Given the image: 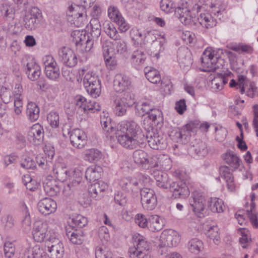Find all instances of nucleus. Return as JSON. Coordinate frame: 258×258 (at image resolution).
I'll list each match as a JSON object with an SVG mask.
<instances>
[{
    "mask_svg": "<svg viewBox=\"0 0 258 258\" xmlns=\"http://www.w3.org/2000/svg\"><path fill=\"white\" fill-rule=\"evenodd\" d=\"M118 143L127 149L142 147L147 140L149 146L154 150H163L167 143L165 136L159 135L157 130L149 127L145 135L140 126L134 121L123 120L118 126Z\"/></svg>",
    "mask_w": 258,
    "mask_h": 258,
    "instance_id": "nucleus-1",
    "label": "nucleus"
},
{
    "mask_svg": "<svg viewBox=\"0 0 258 258\" xmlns=\"http://www.w3.org/2000/svg\"><path fill=\"white\" fill-rule=\"evenodd\" d=\"M190 3V1L187 2L186 0H181L175 11V15L185 25H189L191 23L192 19L196 17V14L200 12L202 8L197 4L191 6Z\"/></svg>",
    "mask_w": 258,
    "mask_h": 258,
    "instance_id": "nucleus-2",
    "label": "nucleus"
},
{
    "mask_svg": "<svg viewBox=\"0 0 258 258\" xmlns=\"http://www.w3.org/2000/svg\"><path fill=\"white\" fill-rule=\"evenodd\" d=\"M80 77L84 76L83 83L88 93L93 97L96 98L101 93V81L97 75L93 72L88 71L85 69L79 70Z\"/></svg>",
    "mask_w": 258,
    "mask_h": 258,
    "instance_id": "nucleus-3",
    "label": "nucleus"
},
{
    "mask_svg": "<svg viewBox=\"0 0 258 258\" xmlns=\"http://www.w3.org/2000/svg\"><path fill=\"white\" fill-rule=\"evenodd\" d=\"M71 37H72V42L76 45L77 49L82 52H88L92 48L95 39H93L92 37L90 38L86 31L79 30H75L72 32Z\"/></svg>",
    "mask_w": 258,
    "mask_h": 258,
    "instance_id": "nucleus-4",
    "label": "nucleus"
},
{
    "mask_svg": "<svg viewBox=\"0 0 258 258\" xmlns=\"http://www.w3.org/2000/svg\"><path fill=\"white\" fill-rule=\"evenodd\" d=\"M134 239V245L128 249L129 256L131 258H142L145 255H148L146 252L150 249V246L146 238L138 235Z\"/></svg>",
    "mask_w": 258,
    "mask_h": 258,
    "instance_id": "nucleus-5",
    "label": "nucleus"
},
{
    "mask_svg": "<svg viewBox=\"0 0 258 258\" xmlns=\"http://www.w3.org/2000/svg\"><path fill=\"white\" fill-rule=\"evenodd\" d=\"M135 103L134 97L129 92L125 93L122 97L117 98L114 101V112L116 115L122 116L125 114L128 107Z\"/></svg>",
    "mask_w": 258,
    "mask_h": 258,
    "instance_id": "nucleus-6",
    "label": "nucleus"
},
{
    "mask_svg": "<svg viewBox=\"0 0 258 258\" xmlns=\"http://www.w3.org/2000/svg\"><path fill=\"white\" fill-rule=\"evenodd\" d=\"M144 41L145 43H151L152 45L151 55L153 57H159V52L163 45L165 40L163 38H158L159 35L154 30L148 31L144 34Z\"/></svg>",
    "mask_w": 258,
    "mask_h": 258,
    "instance_id": "nucleus-7",
    "label": "nucleus"
},
{
    "mask_svg": "<svg viewBox=\"0 0 258 258\" xmlns=\"http://www.w3.org/2000/svg\"><path fill=\"white\" fill-rule=\"evenodd\" d=\"M42 14L37 7H33L24 17V25L28 30H35L39 26Z\"/></svg>",
    "mask_w": 258,
    "mask_h": 258,
    "instance_id": "nucleus-8",
    "label": "nucleus"
},
{
    "mask_svg": "<svg viewBox=\"0 0 258 258\" xmlns=\"http://www.w3.org/2000/svg\"><path fill=\"white\" fill-rule=\"evenodd\" d=\"M206 201L202 195L194 192L192 200L190 202V205L195 214L199 218H203L208 215V210L206 208Z\"/></svg>",
    "mask_w": 258,
    "mask_h": 258,
    "instance_id": "nucleus-9",
    "label": "nucleus"
},
{
    "mask_svg": "<svg viewBox=\"0 0 258 258\" xmlns=\"http://www.w3.org/2000/svg\"><path fill=\"white\" fill-rule=\"evenodd\" d=\"M141 203L143 208L147 210H152L157 205V197L154 190L144 188L140 190Z\"/></svg>",
    "mask_w": 258,
    "mask_h": 258,
    "instance_id": "nucleus-10",
    "label": "nucleus"
},
{
    "mask_svg": "<svg viewBox=\"0 0 258 258\" xmlns=\"http://www.w3.org/2000/svg\"><path fill=\"white\" fill-rule=\"evenodd\" d=\"M160 246H176L180 241V237L178 233L172 229L164 230L161 233L160 238Z\"/></svg>",
    "mask_w": 258,
    "mask_h": 258,
    "instance_id": "nucleus-11",
    "label": "nucleus"
},
{
    "mask_svg": "<svg viewBox=\"0 0 258 258\" xmlns=\"http://www.w3.org/2000/svg\"><path fill=\"white\" fill-rule=\"evenodd\" d=\"M137 109L140 116H144L145 114L148 115V117L152 122H155V121L158 118H161V112L159 109L154 108L149 101H145L142 103L140 105L137 107Z\"/></svg>",
    "mask_w": 258,
    "mask_h": 258,
    "instance_id": "nucleus-12",
    "label": "nucleus"
},
{
    "mask_svg": "<svg viewBox=\"0 0 258 258\" xmlns=\"http://www.w3.org/2000/svg\"><path fill=\"white\" fill-rule=\"evenodd\" d=\"M202 62L206 63L207 68L205 70L206 72H215L217 73L218 71L220 69L219 65L221 62H223V60L220 58L215 56L210 51L205 50L203 53V56L201 57Z\"/></svg>",
    "mask_w": 258,
    "mask_h": 258,
    "instance_id": "nucleus-13",
    "label": "nucleus"
},
{
    "mask_svg": "<svg viewBox=\"0 0 258 258\" xmlns=\"http://www.w3.org/2000/svg\"><path fill=\"white\" fill-rule=\"evenodd\" d=\"M59 59L66 66L73 67L78 62L76 54L69 47H63L58 51Z\"/></svg>",
    "mask_w": 258,
    "mask_h": 258,
    "instance_id": "nucleus-14",
    "label": "nucleus"
},
{
    "mask_svg": "<svg viewBox=\"0 0 258 258\" xmlns=\"http://www.w3.org/2000/svg\"><path fill=\"white\" fill-rule=\"evenodd\" d=\"M72 146L76 148H83L87 143L86 134L79 128H75L69 132Z\"/></svg>",
    "mask_w": 258,
    "mask_h": 258,
    "instance_id": "nucleus-15",
    "label": "nucleus"
},
{
    "mask_svg": "<svg viewBox=\"0 0 258 258\" xmlns=\"http://www.w3.org/2000/svg\"><path fill=\"white\" fill-rule=\"evenodd\" d=\"M110 46L109 42L104 41L102 43V53L106 66L108 69L113 70L117 64V60L114 52L112 50L110 51Z\"/></svg>",
    "mask_w": 258,
    "mask_h": 258,
    "instance_id": "nucleus-16",
    "label": "nucleus"
},
{
    "mask_svg": "<svg viewBox=\"0 0 258 258\" xmlns=\"http://www.w3.org/2000/svg\"><path fill=\"white\" fill-rule=\"evenodd\" d=\"M108 16L119 26V29L121 32H124L129 28L128 25L126 23L116 7L110 6L108 9Z\"/></svg>",
    "mask_w": 258,
    "mask_h": 258,
    "instance_id": "nucleus-17",
    "label": "nucleus"
},
{
    "mask_svg": "<svg viewBox=\"0 0 258 258\" xmlns=\"http://www.w3.org/2000/svg\"><path fill=\"white\" fill-rule=\"evenodd\" d=\"M44 131L39 123L34 124L28 133V139L35 145H40L43 141Z\"/></svg>",
    "mask_w": 258,
    "mask_h": 258,
    "instance_id": "nucleus-18",
    "label": "nucleus"
},
{
    "mask_svg": "<svg viewBox=\"0 0 258 258\" xmlns=\"http://www.w3.org/2000/svg\"><path fill=\"white\" fill-rule=\"evenodd\" d=\"M48 230V224L41 221H36L34 224L33 235L34 239L38 242L44 241Z\"/></svg>",
    "mask_w": 258,
    "mask_h": 258,
    "instance_id": "nucleus-19",
    "label": "nucleus"
},
{
    "mask_svg": "<svg viewBox=\"0 0 258 258\" xmlns=\"http://www.w3.org/2000/svg\"><path fill=\"white\" fill-rule=\"evenodd\" d=\"M119 184L122 190L133 195L141 190L136 178H124L120 181Z\"/></svg>",
    "mask_w": 258,
    "mask_h": 258,
    "instance_id": "nucleus-20",
    "label": "nucleus"
},
{
    "mask_svg": "<svg viewBox=\"0 0 258 258\" xmlns=\"http://www.w3.org/2000/svg\"><path fill=\"white\" fill-rule=\"evenodd\" d=\"M131 82L128 77L121 74H116L113 80V88L118 93H122L129 89Z\"/></svg>",
    "mask_w": 258,
    "mask_h": 258,
    "instance_id": "nucleus-21",
    "label": "nucleus"
},
{
    "mask_svg": "<svg viewBox=\"0 0 258 258\" xmlns=\"http://www.w3.org/2000/svg\"><path fill=\"white\" fill-rule=\"evenodd\" d=\"M57 208V204L53 200L45 198L41 200L38 203V209L42 214L49 215L55 212Z\"/></svg>",
    "mask_w": 258,
    "mask_h": 258,
    "instance_id": "nucleus-22",
    "label": "nucleus"
},
{
    "mask_svg": "<svg viewBox=\"0 0 258 258\" xmlns=\"http://www.w3.org/2000/svg\"><path fill=\"white\" fill-rule=\"evenodd\" d=\"M107 187L106 183L102 180H99L91 184L88 192L91 197L95 200H99L103 197V192Z\"/></svg>",
    "mask_w": 258,
    "mask_h": 258,
    "instance_id": "nucleus-23",
    "label": "nucleus"
},
{
    "mask_svg": "<svg viewBox=\"0 0 258 258\" xmlns=\"http://www.w3.org/2000/svg\"><path fill=\"white\" fill-rule=\"evenodd\" d=\"M177 58L180 67L189 68L192 63L191 53L187 48L178 49Z\"/></svg>",
    "mask_w": 258,
    "mask_h": 258,
    "instance_id": "nucleus-24",
    "label": "nucleus"
},
{
    "mask_svg": "<svg viewBox=\"0 0 258 258\" xmlns=\"http://www.w3.org/2000/svg\"><path fill=\"white\" fill-rule=\"evenodd\" d=\"M25 71L28 78L32 81L37 80L41 74L40 66L33 60L27 63Z\"/></svg>",
    "mask_w": 258,
    "mask_h": 258,
    "instance_id": "nucleus-25",
    "label": "nucleus"
},
{
    "mask_svg": "<svg viewBox=\"0 0 258 258\" xmlns=\"http://www.w3.org/2000/svg\"><path fill=\"white\" fill-rule=\"evenodd\" d=\"M169 190L173 193L175 198H185L189 195V191L185 183L179 185L175 182H172Z\"/></svg>",
    "mask_w": 258,
    "mask_h": 258,
    "instance_id": "nucleus-26",
    "label": "nucleus"
},
{
    "mask_svg": "<svg viewBox=\"0 0 258 258\" xmlns=\"http://www.w3.org/2000/svg\"><path fill=\"white\" fill-rule=\"evenodd\" d=\"M153 175L158 186L164 189H169L172 185V182L166 173L156 171L154 172Z\"/></svg>",
    "mask_w": 258,
    "mask_h": 258,
    "instance_id": "nucleus-27",
    "label": "nucleus"
},
{
    "mask_svg": "<svg viewBox=\"0 0 258 258\" xmlns=\"http://www.w3.org/2000/svg\"><path fill=\"white\" fill-rule=\"evenodd\" d=\"M120 121L117 126L116 128L113 126V124L111 122V119L108 117H103L101 118L100 123L101 124L103 131L106 132V136L108 137L109 136L111 138L113 135L115 134L118 141V125L122 122Z\"/></svg>",
    "mask_w": 258,
    "mask_h": 258,
    "instance_id": "nucleus-28",
    "label": "nucleus"
},
{
    "mask_svg": "<svg viewBox=\"0 0 258 258\" xmlns=\"http://www.w3.org/2000/svg\"><path fill=\"white\" fill-rule=\"evenodd\" d=\"M132 158L134 162L139 165H146L147 164L151 165L153 160L152 158L150 160L148 154L142 150H135L132 155Z\"/></svg>",
    "mask_w": 258,
    "mask_h": 258,
    "instance_id": "nucleus-29",
    "label": "nucleus"
},
{
    "mask_svg": "<svg viewBox=\"0 0 258 258\" xmlns=\"http://www.w3.org/2000/svg\"><path fill=\"white\" fill-rule=\"evenodd\" d=\"M189 150L190 153H195L199 157H205L208 154L206 144L200 140H196L192 143Z\"/></svg>",
    "mask_w": 258,
    "mask_h": 258,
    "instance_id": "nucleus-30",
    "label": "nucleus"
},
{
    "mask_svg": "<svg viewBox=\"0 0 258 258\" xmlns=\"http://www.w3.org/2000/svg\"><path fill=\"white\" fill-rule=\"evenodd\" d=\"M220 174L226 182V185L229 191H233L235 188L233 177L230 172L229 167L226 166H222L219 168Z\"/></svg>",
    "mask_w": 258,
    "mask_h": 258,
    "instance_id": "nucleus-31",
    "label": "nucleus"
},
{
    "mask_svg": "<svg viewBox=\"0 0 258 258\" xmlns=\"http://www.w3.org/2000/svg\"><path fill=\"white\" fill-rule=\"evenodd\" d=\"M146 59V54L142 48L134 50L130 58L132 63L136 67L143 64Z\"/></svg>",
    "mask_w": 258,
    "mask_h": 258,
    "instance_id": "nucleus-32",
    "label": "nucleus"
},
{
    "mask_svg": "<svg viewBox=\"0 0 258 258\" xmlns=\"http://www.w3.org/2000/svg\"><path fill=\"white\" fill-rule=\"evenodd\" d=\"M52 171L55 178L61 182L66 181L69 176L66 167L59 163H56L53 166Z\"/></svg>",
    "mask_w": 258,
    "mask_h": 258,
    "instance_id": "nucleus-33",
    "label": "nucleus"
},
{
    "mask_svg": "<svg viewBox=\"0 0 258 258\" xmlns=\"http://www.w3.org/2000/svg\"><path fill=\"white\" fill-rule=\"evenodd\" d=\"M223 160L233 170L238 169L241 163L239 158L231 151L228 152L224 155Z\"/></svg>",
    "mask_w": 258,
    "mask_h": 258,
    "instance_id": "nucleus-34",
    "label": "nucleus"
},
{
    "mask_svg": "<svg viewBox=\"0 0 258 258\" xmlns=\"http://www.w3.org/2000/svg\"><path fill=\"white\" fill-rule=\"evenodd\" d=\"M44 251L40 245H36L26 249L23 254L24 258H43Z\"/></svg>",
    "mask_w": 258,
    "mask_h": 258,
    "instance_id": "nucleus-35",
    "label": "nucleus"
},
{
    "mask_svg": "<svg viewBox=\"0 0 258 258\" xmlns=\"http://www.w3.org/2000/svg\"><path fill=\"white\" fill-rule=\"evenodd\" d=\"M102 173V168L100 166L90 167L87 168L85 172V177L90 182L95 181L100 178Z\"/></svg>",
    "mask_w": 258,
    "mask_h": 258,
    "instance_id": "nucleus-36",
    "label": "nucleus"
},
{
    "mask_svg": "<svg viewBox=\"0 0 258 258\" xmlns=\"http://www.w3.org/2000/svg\"><path fill=\"white\" fill-rule=\"evenodd\" d=\"M26 113L30 120L35 121L39 117L40 109L34 102H29L27 104Z\"/></svg>",
    "mask_w": 258,
    "mask_h": 258,
    "instance_id": "nucleus-37",
    "label": "nucleus"
},
{
    "mask_svg": "<svg viewBox=\"0 0 258 258\" xmlns=\"http://www.w3.org/2000/svg\"><path fill=\"white\" fill-rule=\"evenodd\" d=\"M199 23L206 28L213 27L216 25V22L209 13H201L198 18Z\"/></svg>",
    "mask_w": 258,
    "mask_h": 258,
    "instance_id": "nucleus-38",
    "label": "nucleus"
},
{
    "mask_svg": "<svg viewBox=\"0 0 258 258\" xmlns=\"http://www.w3.org/2000/svg\"><path fill=\"white\" fill-rule=\"evenodd\" d=\"M152 160L156 161L154 165L151 164V167H158L160 166V168L164 170H169L171 167V160L167 156L163 155L161 157L157 158L155 157L152 158Z\"/></svg>",
    "mask_w": 258,
    "mask_h": 258,
    "instance_id": "nucleus-39",
    "label": "nucleus"
},
{
    "mask_svg": "<svg viewBox=\"0 0 258 258\" xmlns=\"http://www.w3.org/2000/svg\"><path fill=\"white\" fill-rule=\"evenodd\" d=\"M149 223L151 230L160 231L164 226L163 219L157 215H151L149 217Z\"/></svg>",
    "mask_w": 258,
    "mask_h": 258,
    "instance_id": "nucleus-40",
    "label": "nucleus"
},
{
    "mask_svg": "<svg viewBox=\"0 0 258 258\" xmlns=\"http://www.w3.org/2000/svg\"><path fill=\"white\" fill-rule=\"evenodd\" d=\"M67 236L70 240L75 244H81L84 240L83 232L77 229L67 231Z\"/></svg>",
    "mask_w": 258,
    "mask_h": 258,
    "instance_id": "nucleus-41",
    "label": "nucleus"
},
{
    "mask_svg": "<svg viewBox=\"0 0 258 258\" xmlns=\"http://www.w3.org/2000/svg\"><path fill=\"white\" fill-rule=\"evenodd\" d=\"M208 207L214 213H221L223 210V202L218 198H210L208 201Z\"/></svg>",
    "mask_w": 258,
    "mask_h": 258,
    "instance_id": "nucleus-42",
    "label": "nucleus"
},
{
    "mask_svg": "<svg viewBox=\"0 0 258 258\" xmlns=\"http://www.w3.org/2000/svg\"><path fill=\"white\" fill-rule=\"evenodd\" d=\"M90 24L91 27V37L93 39H99L101 33L100 22L97 19L93 18L91 20Z\"/></svg>",
    "mask_w": 258,
    "mask_h": 258,
    "instance_id": "nucleus-43",
    "label": "nucleus"
},
{
    "mask_svg": "<svg viewBox=\"0 0 258 258\" xmlns=\"http://www.w3.org/2000/svg\"><path fill=\"white\" fill-rule=\"evenodd\" d=\"M187 247L191 253L198 254L204 248L203 243L199 239L193 238L188 242Z\"/></svg>",
    "mask_w": 258,
    "mask_h": 258,
    "instance_id": "nucleus-44",
    "label": "nucleus"
},
{
    "mask_svg": "<svg viewBox=\"0 0 258 258\" xmlns=\"http://www.w3.org/2000/svg\"><path fill=\"white\" fill-rule=\"evenodd\" d=\"M146 78L152 83L157 84L161 81V76L159 72L155 69L149 70L148 68L145 69Z\"/></svg>",
    "mask_w": 258,
    "mask_h": 258,
    "instance_id": "nucleus-45",
    "label": "nucleus"
},
{
    "mask_svg": "<svg viewBox=\"0 0 258 258\" xmlns=\"http://www.w3.org/2000/svg\"><path fill=\"white\" fill-rule=\"evenodd\" d=\"M48 255L50 258H61L64 253L63 244L52 246L47 249Z\"/></svg>",
    "mask_w": 258,
    "mask_h": 258,
    "instance_id": "nucleus-46",
    "label": "nucleus"
},
{
    "mask_svg": "<svg viewBox=\"0 0 258 258\" xmlns=\"http://www.w3.org/2000/svg\"><path fill=\"white\" fill-rule=\"evenodd\" d=\"M206 234L208 237L212 239L213 242L218 244L220 240L219 229L217 225L211 226L208 229Z\"/></svg>",
    "mask_w": 258,
    "mask_h": 258,
    "instance_id": "nucleus-47",
    "label": "nucleus"
},
{
    "mask_svg": "<svg viewBox=\"0 0 258 258\" xmlns=\"http://www.w3.org/2000/svg\"><path fill=\"white\" fill-rule=\"evenodd\" d=\"M1 13L8 20L14 19L15 11L14 8L8 4H3L1 9Z\"/></svg>",
    "mask_w": 258,
    "mask_h": 258,
    "instance_id": "nucleus-48",
    "label": "nucleus"
},
{
    "mask_svg": "<svg viewBox=\"0 0 258 258\" xmlns=\"http://www.w3.org/2000/svg\"><path fill=\"white\" fill-rule=\"evenodd\" d=\"M71 224L73 228H81L87 224V219L81 215L73 216L71 219Z\"/></svg>",
    "mask_w": 258,
    "mask_h": 258,
    "instance_id": "nucleus-49",
    "label": "nucleus"
},
{
    "mask_svg": "<svg viewBox=\"0 0 258 258\" xmlns=\"http://www.w3.org/2000/svg\"><path fill=\"white\" fill-rule=\"evenodd\" d=\"M101 156V153L98 150L91 149L86 151L85 159L92 162L98 161Z\"/></svg>",
    "mask_w": 258,
    "mask_h": 258,
    "instance_id": "nucleus-50",
    "label": "nucleus"
},
{
    "mask_svg": "<svg viewBox=\"0 0 258 258\" xmlns=\"http://www.w3.org/2000/svg\"><path fill=\"white\" fill-rule=\"evenodd\" d=\"M161 10L166 13L174 11L175 13L177 5L174 4L171 0H161L160 2Z\"/></svg>",
    "mask_w": 258,
    "mask_h": 258,
    "instance_id": "nucleus-51",
    "label": "nucleus"
},
{
    "mask_svg": "<svg viewBox=\"0 0 258 258\" xmlns=\"http://www.w3.org/2000/svg\"><path fill=\"white\" fill-rule=\"evenodd\" d=\"M45 73L46 77L52 80H55L60 76L59 69L57 65L50 67V66L45 69Z\"/></svg>",
    "mask_w": 258,
    "mask_h": 258,
    "instance_id": "nucleus-52",
    "label": "nucleus"
},
{
    "mask_svg": "<svg viewBox=\"0 0 258 258\" xmlns=\"http://www.w3.org/2000/svg\"><path fill=\"white\" fill-rule=\"evenodd\" d=\"M105 33L111 39L114 40H118L119 39V35L118 33L117 30L114 26V25L111 23H108L106 25Z\"/></svg>",
    "mask_w": 258,
    "mask_h": 258,
    "instance_id": "nucleus-53",
    "label": "nucleus"
},
{
    "mask_svg": "<svg viewBox=\"0 0 258 258\" xmlns=\"http://www.w3.org/2000/svg\"><path fill=\"white\" fill-rule=\"evenodd\" d=\"M23 213L24 216L22 220L21 224L26 230H29L30 229L31 220L28 209L26 205L24 207Z\"/></svg>",
    "mask_w": 258,
    "mask_h": 258,
    "instance_id": "nucleus-54",
    "label": "nucleus"
},
{
    "mask_svg": "<svg viewBox=\"0 0 258 258\" xmlns=\"http://www.w3.org/2000/svg\"><path fill=\"white\" fill-rule=\"evenodd\" d=\"M47 120L52 127L56 128L59 126V117L56 112H50L47 115Z\"/></svg>",
    "mask_w": 258,
    "mask_h": 258,
    "instance_id": "nucleus-55",
    "label": "nucleus"
},
{
    "mask_svg": "<svg viewBox=\"0 0 258 258\" xmlns=\"http://www.w3.org/2000/svg\"><path fill=\"white\" fill-rule=\"evenodd\" d=\"M112 43L113 45L115 47L116 52L118 54H122L125 55L126 52V45L125 43L119 39L118 40Z\"/></svg>",
    "mask_w": 258,
    "mask_h": 258,
    "instance_id": "nucleus-56",
    "label": "nucleus"
},
{
    "mask_svg": "<svg viewBox=\"0 0 258 258\" xmlns=\"http://www.w3.org/2000/svg\"><path fill=\"white\" fill-rule=\"evenodd\" d=\"M36 162L39 166L45 170L49 169L52 165L51 162L48 161L46 157H43L41 155H38L36 157Z\"/></svg>",
    "mask_w": 258,
    "mask_h": 258,
    "instance_id": "nucleus-57",
    "label": "nucleus"
},
{
    "mask_svg": "<svg viewBox=\"0 0 258 258\" xmlns=\"http://www.w3.org/2000/svg\"><path fill=\"white\" fill-rule=\"evenodd\" d=\"M1 99L5 104H8L13 99V93L10 89L3 88L1 89Z\"/></svg>",
    "mask_w": 258,
    "mask_h": 258,
    "instance_id": "nucleus-58",
    "label": "nucleus"
},
{
    "mask_svg": "<svg viewBox=\"0 0 258 258\" xmlns=\"http://www.w3.org/2000/svg\"><path fill=\"white\" fill-rule=\"evenodd\" d=\"M3 249L7 257L11 258L14 255L15 247L12 242H6L4 245Z\"/></svg>",
    "mask_w": 258,
    "mask_h": 258,
    "instance_id": "nucleus-59",
    "label": "nucleus"
},
{
    "mask_svg": "<svg viewBox=\"0 0 258 258\" xmlns=\"http://www.w3.org/2000/svg\"><path fill=\"white\" fill-rule=\"evenodd\" d=\"M231 49L239 53L245 52L247 53H251L253 50V48L250 45L242 44L232 47Z\"/></svg>",
    "mask_w": 258,
    "mask_h": 258,
    "instance_id": "nucleus-60",
    "label": "nucleus"
},
{
    "mask_svg": "<svg viewBox=\"0 0 258 258\" xmlns=\"http://www.w3.org/2000/svg\"><path fill=\"white\" fill-rule=\"evenodd\" d=\"M135 222L140 227L145 228L148 226L149 223V219H147L145 216L143 214H138L135 216Z\"/></svg>",
    "mask_w": 258,
    "mask_h": 258,
    "instance_id": "nucleus-61",
    "label": "nucleus"
},
{
    "mask_svg": "<svg viewBox=\"0 0 258 258\" xmlns=\"http://www.w3.org/2000/svg\"><path fill=\"white\" fill-rule=\"evenodd\" d=\"M216 139L219 142L223 141L226 138L227 131L225 128L220 127H215Z\"/></svg>",
    "mask_w": 258,
    "mask_h": 258,
    "instance_id": "nucleus-62",
    "label": "nucleus"
},
{
    "mask_svg": "<svg viewBox=\"0 0 258 258\" xmlns=\"http://www.w3.org/2000/svg\"><path fill=\"white\" fill-rule=\"evenodd\" d=\"M21 165L22 167L27 169H33L36 166L35 162L30 157H27L23 160L21 163Z\"/></svg>",
    "mask_w": 258,
    "mask_h": 258,
    "instance_id": "nucleus-63",
    "label": "nucleus"
},
{
    "mask_svg": "<svg viewBox=\"0 0 258 258\" xmlns=\"http://www.w3.org/2000/svg\"><path fill=\"white\" fill-rule=\"evenodd\" d=\"M185 126L188 130V131L192 134H195L199 128L200 121L199 120L190 121Z\"/></svg>",
    "mask_w": 258,
    "mask_h": 258,
    "instance_id": "nucleus-64",
    "label": "nucleus"
}]
</instances>
